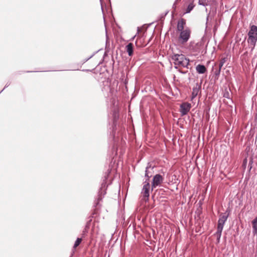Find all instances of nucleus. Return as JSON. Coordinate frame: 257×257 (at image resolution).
<instances>
[{"instance_id":"1","label":"nucleus","mask_w":257,"mask_h":257,"mask_svg":"<svg viewBox=\"0 0 257 257\" xmlns=\"http://www.w3.org/2000/svg\"><path fill=\"white\" fill-rule=\"evenodd\" d=\"M111 171V169L109 167V168L107 169V172H105L104 176H103V182L101 185V187L100 188L98 193V198L97 200V203H96V205H98L99 201L102 200L104 195L106 194V190L107 187L106 180L108 179V176Z\"/></svg>"},{"instance_id":"2","label":"nucleus","mask_w":257,"mask_h":257,"mask_svg":"<svg viewBox=\"0 0 257 257\" xmlns=\"http://www.w3.org/2000/svg\"><path fill=\"white\" fill-rule=\"evenodd\" d=\"M247 42L249 44L251 50L252 51L257 42V26L252 25L250 27V30L248 33Z\"/></svg>"},{"instance_id":"3","label":"nucleus","mask_w":257,"mask_h":257,"mask_svg":"<svg viewBox=\"0 0 257 257\" xmlns=\"http://www.w3.org/2000/svg\"><path fill=\"white\" fill-rule=\"evenodd\" d=\"M171 58L175 65H180L185 68H188L189 60L186 58L184 55L174 54Z\"/></svg>"},{"instance_id":"4","label":"nucleus","mask_w":257,"mask_h":257,"mask_svg":"<svg viewBox=\"0 0 257 257\" xmlns=\"http://www.w3.org/2000/svg\"><path fill=\"white\" fill-rule=\"evenodd\" d=\"M191 31L189 28L185 29L184 31L180 32L179 41L182 44L186 43L190 39Z\"/></svg>"},{"instance_id":"5","label":"nucleus","mask_w":257,"mask_h":257,"mask_svg":"<svg viewBox=\"0 0 257 257\" xmlns=\"http://www.w3.org/2000/svg\"><path fill=\"white\" fill-rule=\"evenodd\" d=\"M150 183L147 180H146L144 183L142 190V194L143 195V199L145 201L148 200L150 196Z\"/></svg>"},{"instance_id":"6","label":"nucleus","mask_w":257,"mask_h":257,"mask_svg":"<svg viewBox=\"0 0 257 257\" xmlns=\"http://www.w3.org/2000/svg\"><path fill=\"white\" fill-rule=\"evenodd\" d=\"M228 216L229 214H227L226 212L220 214L219 218L218 220L217 229L223 230L224 224L226 221Z\"/></svg>"},{"instance_id":"7","label":"nucleus","mask_w":257,"mask_h":257,"mask_svg":"<svg viewBox=\"0 0 257 257\" xmlns=\"http://www.w3.org/2000/svg\"><path fill=\"white\" fill-rule=\"evenodd\" d=\"M164 181V178L160 174H156L154 176L153 181L152 182V189L159 186Z\"/></svg>"},{"instance_id":"8","label":"nucleus","mask_w":257,"mask_h":257,"mask_svg":"<svg viewBox=\"0 0 257 257\" xmlns=\"http://www.w3.org/2000/svg\"><path fill=\"white\" fill-rule=\"evenodd\" d=\"M191 107V105L190 103L188 102L182 103L180 105V112L181 114V116L186 115L188 113V112L190 111Z\"/></svg>"},{"instance_id":"9","label":"nucleus","mask_w":257,"mask_h":257,"mask_svg":"<svg viewBox=\"0 0 257 257\" xmlns=\"http://www.w3.org/2000/svg\"><path fill=\"white\" fill-rule=\"evenodd\" d=\"M112 115H113V126L112 133H113L114 139L115 140V136H116V130H115V128H116V121L118 119V117H119V115H118V112L115 111V110H114L113 112Z\"/></svg>"},{"instance_id":"10","label":"nucleus","mask_w":257,"mask_h":257,"mask_svg":"<svg viewBox=\"0 0 257 257\" xmlns=\"http://www.w3.org/2000/svg\"><path fill=\"white\" fill-rule=\"evenodd\" d=\"M185 24L186 21L184 19H182L181 20L178 21L177 27V31L179 32L184 31L185 30L184 29V26Z\"/></svg>"},{"instance_id":"11","label":"nucleus","mask_w":257,"mask_h":257,"mask_svg":"<svg viewBox=\"0 0 257 257\" xmlns=\"http://www.w3.org/2000/svg\"><path fill=\"white\" fill-rule=\"evenodd\" d=\"M126 51L129 56H132L134 54V45L132 43H128L125 47Z\"/></svg>"},{"instance_id":"12","label":"nucleus","mask_w":257,"mask_h":257,"mask_svg":"<svg viewBox=\"0 0 257 257\" xmlns=\"http://www.w3.org/2000/svg\"><path fill=\"white\" fill-rule=\"evenodd\" d=\"M252 233L257 235V216L251 221Z\"/></svg>"},{"instance_id":"13","label":"nucleus","mask_w":257,"mask_h":257,"mask_svg":"<svg viewBox=\"0 0 257 257\" xmlns=\"http://www.w3.org/2000/svg\"><path fill=\"white\" fill-rule=\"evenodd\" d=\"M196 70L199 74H204L207 71L205 66L202 64L197 65Z\"/></svg>"},{"instance_id":"14","label":"nucleus","mask_w":257,"mask_h":257,"mask_svg":"<svg viewBox=\"0 0 257 257\" xmlns=\"http://www.w3.org/2000/svg\"><path fill=\"white\" fill-rule=\"evenodd\" d=\"M222 230L217 229V231L214 234V235L216 237V241L217 243L220 242V238L221 236Z\"/></svg>"},{"instance_id":"15","label":"nucleus","mask_w":257,"mask_h":257,"mask_svg":"<svg viewBox=\"0 0 257 257\" xmlns=\"http://www.w3.org/2000/svg\"><path fill=\"white\" fill-rule=\"evenodd\" d=\"M195 7V5L194 4L193 2L190 3L187 6L185 14H188L190 13V12L193 9V8Z\"/></svg>"},{"instance_id":"16","label":"nucleus","mask_w":257,"mask_h":257,"mask_svg":"<svg viewBox=\"0 0 257 257\" xmlns=\"http://www.w3.org/2000/svg\"><path fill=\"white\" fill-rule=\"evenodd\" d=\"M199 88L197 87H194L193 88L192 92V99L195 98L198 93Z\"/></svg>"},{"instance_id":"17","label":"nucleus","mask_w":257,"mask_h":257,"mask_svg":"<svg viewBox=\"0 0 257 257\" xmlns=\"http://www.w3.org/2000/svg\"><path fill=\"white\" fill-rule=\"evenodd\" d=\"M209 2H211L210 0H199L198 4L206 7L208 5Z\"/></svg>"},{"instance_id":"18","label":"nucleus","mask_w":257,"mask_h":257,"mask_svg":"<svg viewBox=\"0 0 257 257\" xmlns=\"http://www.w3.org/2000/svg\"><path fill=\"white\" fill-rule=\"evenodd\" d=\"M226 61V58L225 57L222 58L219 63L218 67H219L220 69H221L222 67L223 66V65H224V64L225 63Z\"/></svg>"},{"instance_id":"19","label":"nucleus","mask_w":257,"mask_h":257,"mask_svg":"<svg viewBox=\"0 0 257 257\" xmlns=\"http://www.w3.org/2000/svg\"><path fill=\"white\" fill-rule=\"evenodd\" d=\"M81 241H82V239L81 238H77L74 243L73 247L74 248L77 247L80 244Z\"/></svg>"},{"instance_id":"20","label":"nucleus","mask_w":257,"mask_h":257,"mask_svg":"<svg viewBox=\"0 0 257 257\" xmlns=\"http://www.w3.org/2000/svg\"><path fill=\"white\" fill-rule=\"evenodd\" d=\"M221 69H220L219 67H218V69H217L215 72H214V75H215V79H218V77L220 75V71H221Z\"/></svg>"},{"instance_id":"21","label":"nucleus","mask_w":257,"mask_h":257,"mask_svg":"<svg viewBox=\"0 0 257 257\" xmlns=\"http://www.w3.org/2000/svg\"><path fill=\"white\" fill-rule=\"evenodd\" d=\"M151 168V166H148L146 167V171H145V177L148 178V180L149 179L150 177H151V176L149 175V169Z\"/></svg>"},{"instance_id":"22","label":"nucleus","mask_w":257,"mask_h":257,"mask_svg":"<svg viewBox=\"0 0 257 257\" xmlns=\"http://www.w3.org/2000/svg\"><path fill=\"white\" fill-rule=\"evenodd\" d=\"M141 31V29L139 27L137 29V33L136 35H135L132 38V39H131V41H133L134 40L135 38L136 37L137 35Z\"/></svg>"},{"instance_id":"23","label":"nucleus","mask_w":257,"mask_h":257,"mask_svg":"<svg viewBox=\"0 0 257 257\" xmlns=\"http://www.w3.org/2000/svg\"><path fill=\"white\" fill-rule=\"evenodd\" d=\"M252 159H250L249 162L248 167H249V170H251L252 168Z\"/></svg>"},{"instance_id":"24","label":"nucleus","mask_w":257,"mask_h":257,"mask_svg":"<svg viewBox=\"0 0 257 257\" xmlns=\"http://www.w3.org/2000/svg\"><path fill=\"white\" fill-rule=\"evenodd\" d=\"M97 52H94L92 55H91L88 58H86L85 60V62L88 61V60H89L90 58H91Z\"/></svg>"},{"instance_id":"25","label":"nucleus","mask_w":257,"mask_h":257,"mask_svg":"<svg viewBox=\"0 0 257 257\" xmlns=\"http://www.w3.org/2000/svg\"><path fill=\"white\" fill-rule=\"evenodd\" d=\"M97 52H94L92 55H91L88 58H86L85 60V62L88 61V60H89L90 58H91Z\"/></svg>"},{"instance_id":"26","label":"nucleus","mask_w":257,"mask_h":257,"mask_svg":"<svg viewBox=\"0 0 257 257\" xmlns=\"http://www.w3.org/2000/svg\"><path fill=\"white\" fill-rule=\"evenodd\" d=\"M228 96H229V93L228 92H226V93H224V95H223V96L224 97H226V98H228Z\"/></svg>"},{"instance_id":"27","label":"nucleus","mask_w":257,"mask_h":257,"mask_svg":"<svg viewBox=\"0 0 257 257\" xmlns=\"http://www.w3.org/2000/svg\"><path fill=\"white\" fill-rule=\"evenodd\" d=\"M9 85H10V84H9V83H7L6 84V85H5V86L4 88V89H3V90L0 92V93H1V92H2V91H3V90H4L6 88V87H8L9 86Z\"/></svg>"},{"instance_id":"28","label":"nucleus","mask_w":257,"mask_h":257,"mask_svg":"<svg viewBox=\"0 0 257 257\" xmlns=\"http://www.w3.org/2000/svg\"><path fill=\"white\" fill-rule=\"evenodd\" d=\"M243 165L245 166L247 163V159L245 158L243 160Z\"/></svg>"},{"instance_id":"29","label":"nucleus","mask_w":257,"mask_h":257,"mask_svg":"<svg viewBox=\"0 0 257 257\" xmlns=\"http://www.w3.org/2000/svg\"><path fill=\"white\" fill-rule=\"evenodd\" d=\"M178 71L180 73H181L182 74H186L187 72V71H183L181 70H178Z\"/></svg>"},{"instance_id":"30","label":"nucleus","mask_w":257,"mask_h":257,"mask_svg":"<svg viewBox=\"0 0 257 257\" xmlns=\"http://www.w3.org/2000/svg\"><path fill=\"white\" fill-rule=\"evenodd\" d=\"M209 15H210V13L207 15V18H206V25H207V24H208V19H209Z\"/></svg>"},{"instance_id":"31","label":"nucleus","mask_w":257,"mask_h":257,"mask_svg":"<svg viewBox=\"0 0 257 257\" xmlns=\"http://www.w3.org/2000/svg\"><path fill=\"white\" fill-rule=\"evenodd\" d=\"M177 66H178V65H175V67H174V68H175L176 69H178V68Z\"/></svg>"},{"instance_id":"32","label":"nucleus","mask_w":257,"mask_h":257,"mask_svg":"<svg viewBox=\"0 0 257 257\" xmlns=\"http://www.w3.org/2000/svg\"><path fill=\"white\" fill-rule=\"evenodd\" d=\"M86 231V229L85 228V230L83 231V233H84Z\"/></svg>"},{"instance_id":"33","label":"nucleus","mask_w":257,"mask_h":257,"mask_svg":"<svg viewBox=\"0 0 257 257\" xmlns=\"http://www.w3.org/2000/svg\"><path fill=\"white\" fill-rule=\"evenodd\" d=\"M215 0H210V2H213Z\"/></svg>"},{"instance_id":"34","label":"nucleus","mask_w":257,"mask_h":257,"mask_svg":"<svg viewBox=\"0 0 257 257\" xmlns=\"http://www.w3.org/2000/svg\"><path fill=\"white\" fill-rule=\"evenodd\" d=\"M205 11H206V13H207V8H206Z\"/></svg>"},{"instance_id":"35","label":"nucleus","mask_w":257,"mask_h":257,"mask_svg":"<svg viewBox=\"0 0 257 257\" xmlns=\"http://www.w3.org/2000/svg\"><path fill=\"white\" fill-rule=\"evenodd\" d=\"M100 2H101V1H102V0H100Z\"/></svg>"}]
</instances>
